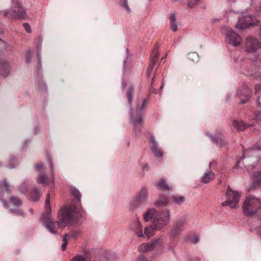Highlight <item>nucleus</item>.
I'll return each instance as SVG.
<instances>
[{
  "label": "nucleus",
  "mask_w": 261,
  "mask_h": 261,
  "mask_svg": "<svg viewBox=\"0 0 261 261\" xmlns=\"http://www.w3.org/2000/svg\"><path fill=\"white\" fill-rule=\"evenodd\" d=\"M71 192L76 199L77 202L72 203L69 207H63L59 212L58 218L59 221H53L51 218V209L49 202V194H48L45 200L46 213L42 217L43 224L52 234H56L59 227L63 228L68 224L73 223L77 219L76 214L82 211L80 203L81 193L75 188L71 189Z\"/></svg>",
  "instance_id": "obj_1"
},
{
  "label": "nucleus",
  "mask_w": 261,
  "mask_h": 261,
  "mask_svg": "<svg viewBox=\"0 0 261 261\" xmlns=\"http://www.w3.org/2000/svg\"><path fill=\"white\" fill-rule=\"evenodd\" d=\"M171 217V211L167 208L159 212L155 208H149L143 215L144 221L148 222L152 220V223L160 230L169 224Z\"/></svg>",
  "instance_id": "obj_2"
},
{
  "label": "nucleus",
  "mask_w": 261,
  "mask_h": 261,
  "mask_svg": "<svg viewBox=\"0 0 261 261\" xmlns=\"http://www.w3.org/2000/svg\"><path fill=\"white\" fill-rule=\"evenodd\" d=\"M261 209V200L253 196H247L243 202V214L247 216L256 214Z\"/></svg>",
  "instance_id": "obj_3"
},
{
  "label": "nucleus",
  "mask_w": 261,
  "mask_h": 261,
  "mask_svg": "<svg viewBox=\"0 0 261 261\" xmlns=\"http://www.w3.org/2000/svg\"><path fill=\"white\" fill-rule=\"evenodd\" d=\"M148 189L145 187H142L130 204L129 208L134 210L140 207L145 206L148 203Z\"/></svg>",
  "instance_id": "obj_4"
},
{
  "label": "nucleus",
  "mask_w": 261,
  "mask_h": 261,
  "mask_svg": "<svg viewBox=\"0 0 261 261\" xmlns=\"http://www.w3.org/2000/svg\"><path fill=\"white\" fill-rule=\"evenodd\" d=\"M13 10H5L4 15L6 17L14 19H21L24 18L27 15L24 10L21 7L17 1L12 0Z\"/></svg>",
  "instance_id": "obj_5"
},
{
  "label": "nucleus",
  "mask_w": 261,
  "mask_h": 261,
  "mask_svg": "<svg viewBox=\"0 0 261 261\" xmlns=\"http://www.w3.org/2000/svg\"><path fill=\"white\" fill-rule=\"evenodd\" d=\"M226 195L227 200L221 203L222 206H228L231 208H237L240 200L241 193L232 190L228 187Z\"/></svg>",
  "instance_id": "obj_6"
},
{
  "label": "nucleus",
  "mask_w": 261,
  "mask_h": 261,
  "mask_svg": "<svg viewBox=\"0 0 261 261\" xmlns=\"http://www.w3.org/2000/svg\"><path fill=\"white\" fill-rule=\"evenodd\" d=\"M147 104L146 100L144 99L140 104H137L136 112H134L131 114L130 121L135 127L142 124L141 112L146 107Z\"/></svg>",
  "instance_id": "obj_7"
},
{
  "label": "nucleus",
  "mask_w": 261,
  "mask_h": 261,
  "mask_svg": "<svg viewBox=\"0 0 261 261\" xmlns=\"http://www.w3.org/2000/svg\"><path fill=\"white\" fill-rule=\"evenodd\" d=\"M147 104L146 100L144 99L140 104H137L136 112H134L131 114L130 121L135 127L142 124L141 112L146 107Z\"/></svg>",
  "instance_id": "obj_8"
},
{
  "label": "nucleus",
  "mask_w": 261,
  "mask_h": 261,
  "mask_svg": "<svg viewBox=\"0 0 261 261\" xmlns=\"http://www.w3.org/2000/svg\"><path fill=\"white\" fill-rule=\"evenodd\" d=\"M223 30L225 31L226 41L228 44L235 46L239 45L241 43L242 38L231 29L225 27Z\"/></svg>",
  "instance_id": "obj_9"
},
{
  "label": "nucleus",
  "mask_w": 261,
  "mask_h": 261,
  "mask_svg": "<svg viewBox=\"0 0 261 261\" xmlns=\"http://www.w3.org/2000/svg\"><path fill=\"white\" fill-rule=\"evenodd\" d=\"M257 21L255 18L252 17L251 15H243L239 18L236 27L243 30L248 26L257 24Z\"/></svg>",
  "instance_id": "obj_10"
},
{
  "label": "nucleus",
  "mask_w": 261,
  "mask_h": 261,
  "mask_svg": "<svg viewBox=\"0 0 261 261\" xmlns=\"http://www.w3.org/2000/svg\"><path fill=\"white\" fill-rule=\"evenodd\" d=\"M261 47L260 42L256 39L249 37L246 41V49L247 52H254Z\"/></svg>",
  "instance_id": "obj_11"
},
{
  "label": "nucleus",
  "mask_w": 261,
  "mask_h": 261,
  "mask_svg": "<svg viewBox=\"0 0 261 261\" xmlns=\"http://www.w3.org/2000/svg\"><path fill=\"white\" fill-rule=\"evenodd\" d=\"M130 228L138 238H144L143 228L141 222L138 218L132 222Z\"/></svg>",
  "instance_id": "obj_12"
},
{
  "label": "nucleus",
  "mask_w": 261,
  "mask_h": 261,
  "mask_svg": "<svg viewBox=\"0 0 261 261\" xmlns=\"http://www.w3.org/2000/svg\"><path fill=\"white\" fill-rule=\"evenodd\" d=\"M184 222L182 220H178L170 231V235L174 237L179 235L182 231Z\"/></svg>",
  "instance_id": "obj_13"
},
{
  "label": "nucleus",
  "mask_w": 261,
  "mask_h": 261,
  "mask_svg": "<svg viewBox=\"0 0 261 261\" xmlns=\"http://www.w3.org/2000/svg\"><path fill=\"white\" fill-rule=\"evenodd\" d=\"M150 141L152 144L151 147V151L155 155V156L157 158L162 157L163 155V153L162 151L158 147V143L155 140L154 137H151L150 138Z\"/></svg>",
  "instance_id": "obj_14"
},
{
  "label": "nucleus",
  "mask_w": 261,
  "mask_h": 261,
  "mask_svg": "<svg viewBox=\"0 0 261 261\" xmlns=\"http://www.w3.org/2000/svg\"><path fill=\"white\" fill-rule=\"evenodd\" d=\"M160 230L156 226H154V224L151 223V224L147 227H145L143 229V234L144 238L145 237L149 238L153 236L155 231Z\"/></svg>",
  "instance_id": "obj_15"
},
{
  "label": "nucleus",
  "mask_w": 261,
  "mask_h": 261,
  "mask_svg": "<svg viewBox=\"0 0 261 261\" xmlns=\"http://www.w3.org/2000/svg\"><path fill=\"white\" fill-rule=\"evenodd\" d=\"M159 54L158 51H155L154 52V50L153 51V56L150 60V62L148 66V68L147 69L146 71V75L147 77H149L151 74V72L152 71V70L154 68L155 63L159 57Z\"/></svg>",
  "instance_id": "obj_16"
},
{
  "label": "nucleus",
  "mask_w": 261,
  "mask_h": 261,
  "mask_svg": "<svg viewBox=\"0 0 261 261\" xmlns=\"http://www.w3.org/2000/svg\"><path fill=\"white\" fill-rule=\"evenodd\" d=\"M166 243V240L164 238H160L158 239L153 240L152 241H151V243L153 244V249L161 250Z\"/></svg>",
  "instance_id": "obj_17"
},
{
  "label": "nucleus",
  "mask_w": 261,
  "mask_h": 261,
  "mask_svg": "<svg viewBox=\"0 0 261 261\" xmlns=\"http://www.w3.org/2000/svg\"><path fill=\"white\" fill-rule=\"evenodd\" d=\"M215 177V173L212 171H206L201 177V181L207 184L213 180Z\"/></svg>",
  "instance_id": "obj_18"
},
{
  "label": "nucleus",
  "mask_w": 261,
  "mask_h": 261,
  "mask_svg": "<svg viewBox=\"0 0 261 261\" xmlns=\"http://www.w3.org/2000/svg\"><path fill=\"white\" fill-rule=\"evenodd\" d=\"M37 182L39 184L48 185L50 182L54 184V177L52 175L49 178H47L44 174H40L37 179Z\"/></svg>",
  "instance_id": "obj_19"
},
{
  "label": "nucleus",
  "mask_w": 261,
  "mask_h": 261,
  "mask_svg": "<svg viewBox=\"0 0 261 261\" xmlns=\"http://www.w3.org/2000/svg\"><path fill=\"white\" fill-rule=\"evenodd\" d=\"M168 203V199L165 196H161L155 200L154 205L157 207H161L166 206Z\"/></svg>",
  "instance_id": "obj_20"
},
{
  "label": "nucleus",
  "mask_w": 261,
  "mask_h": 261,
  "mask_svg": "<svg viewBox=\"0 0 261 261\" xmlns=\"http://www.w3.org/2000/svg\"><path fill=\"white\" fill-rule=\"evenodd\" d=\"M211 139L212 141L214 143L219 145L221 147L224 146L226 144L225 141L222 137L221 135L219 136L215 135V136H212Z\"/></svg>",
  "instance_id": "obj_21"
},
{
  "label": "nucleus",
  "mask_w": 261,
  "mask_h": 261,
  "mask_svg": "<svg viewBox=\"0 0 261 261\" xmlns=\"http://www.w3.org/2000/svg\"><path fill=\"white\" fill-rule=\"evenodd\" d=\"M152 245L151 242L148 243H143L139 246L138 250L141 252L151 251L153 250Z\"/></svg>",
  "instance_id": "obj_22"
},
{
  "label": "nucleus",
  "mask_w": 261,
  "mask_h": 261,
  "mask_svg": "<svg viewBox=\"0 0 261 261\" xmlns=\"http://www.w3.org/2000/svg\"><path fill=\"white\" fill-rule=\"evenodd\" d=\"M9 71V66L8 64L4 62L0 61V73L7 76Z\"/></svg>",
  "instance_id": "obj_23"
},
{
  "label": "nucleus",
  "mask_w": 261,
  "mask_h": 261,
  "mask_svg": "<svg viewBox=\"0 0 261 261\" xmlns=\"http://www.w3.org/2000/svg\"><path fill=\"white\" fill-rule=\"evenodd\" d=\"M253 182L255 186L259 185L261 184V172L255 171L252 175Z\"/></svg>",
  "instance_id": "obj_24"
},
{
  "label": "nucleus",
  "mask_w": 261,
  "mask_h": 261,
  "mask_svg": "<svg viewBox=\"0 0 261 261\" xmlns=\"http://www.w3.org/2000/svg\"><path fill=\"white\" fill-rule=\"evenodd\" d=\"M41 195L42 193L40 189L34 188L31 192V197L33 201H36L40 198Z\"/></svg>",
  "instance_id": "obj_25"
},
{
  "label": "nucleus",
  "mask_w": 261,
  "mask_h": 261,
  "mask_svg": "<svg viewBox=\"0 0 261 261\" xmlns=\"http://www.w3.org/2000/svg\"><path fill=\"white\" fill-rule=\"evenodd\" d=\"M234 127L239 131H242L246 129V124L242 121L235 120L233 121Z\"/></svg>",
  "instance_id": "obj_26"
},
{
  "label": "nucleus",
  "mask_w": 261,
  "mask_h": 261,
  "mask_svg": "<svg viewBox=\"0 0 261 261\" xmlns=\"http://www.w3.org/2000/svg\"><path fill=\"white\" fill-rule=\"evenodd\" d=\"M257 151L254 149H249L246 150L244 152L242 156L240 159L238 163L236 165V167H238V164L240 162L241 160L246 158V157H249V154H251L252 155H255L257 153Z\"/></svg>",
  "instance_id": "obj_27"
},
{
  "label": "nucleus",
  "mask_w": 261,
  "mask_h": 261,
  "mask_svg": "<svg viewBox=\"0 0 261 261\" xmlns=\"http://www.w3.org/2000/svg\"><path fill=\"white\" fill-rule=\"evenodd\" d=\"M185 197L182 196H172L171 197L172 201L175 204H181L185 201Z\"/></svg>",
  "instance_id": "obj_28"
},
{
  "label": "nucleus",
  "mask_w": 261,
  "mask_h": 261,
  "mask_svg": "<svg viewBox=\"0 0 261 261\" xmlns=\"http://www.w3.org/2000/svg\"><path fill=\"white\" fill-rule=\"evenodd\" d=\"M261 67V59H258L255 63L251 65V71L252 72H256L257 70L259 69V67Z\"/></svg>",
  "instance_id": "obj_29"
},
{
  "label": "nucleus",
  "mask_w": 261,
  "mask_h": 261,
  "mask_svg": "<svg viewBox=\"0 0 261 261\" xmlns=\"http://www.w3.org/2000/svg\"><path fill=\"white\" fill-rule=\"evenodd\" d=\"M65 235L68 236V239L70 241L71 239H75L81 236V232L80 231L74 230L72 231L71 233L66 234Z\"/></svg>",
  "instance_id": "obj_30"
},
{
  "label": "nucleus",
  "mask_w": 261,
  "mask_h": 261,
  "mask_svg": "<svg viewBox=\"0 0 261 261\" xmlns=\"http://www.w3.org/2000/svg\"><path fill=\"white\" fill-rule=\"evenodd\" d=\"M3 191L4 192H9L10 191V185L6 180L3 181L2 185H0V191Z\"/></svg>",
  "instance_id": "obj_31"
},
{
  "label": "nucleus",
  "mask_w": 261,
  "mask_h": 261,
  "mask_svg": "<svg viewBox=\"0 0 261 261\" xmlns=\"http://www.w3.org/2000/svg\"><path fill=\"white\" fill-rule=\"evenodd\" d=\"M134 87H130L127 92V97L129 103H131L134 97Z\"/></svg>",
  "instance_id": "obj_32"
},
{
  "label": "nucleus",
  "mask_w": 261,
  "mask_h": 261,
  "mask_svg": "<svg viewBox=\"0 0 261 261\" xmlns=\"http://www.w3.org/2000/svg\"><path fill=\"white\" fill-rule=\"evenodd\" d=\"M159 187L165 190H171V188L166 184L164 179H161L158 184Z\"/></svg>",
  "instance_id": "obj_33"
},
{
  "label": "nucleus",
  "mask_w": 261,
  "mask_h": 261,
  "mask_svg": "<svg viewBox=\"0 0 261 261\" xmlns=\"http://www.w3.org/2000/svg\"><path fill=\"white\" fill-rule=\"evenodd\" d=\"M120 5L121 6L124 7L125 10L128 12H130V9L128 6L127 1V0H120Z\"/></svg>",
  "instance_id": "obj_34"
},
{
  "label": "nucleus",
  "mask_w": 261,
  "mask_h": 261,
  "mask_svg": "<svg viewBox=\"0 0 261 261\" xmlns=\"http://www.w3.org/2000/svg\"><path fill=\"white\" fill-rule=\"evenodd\" d=\"M11 201L14 205H16L17 207L20 206L22 204L21 201L18 198L15 197H11Z\"/></svg>",
  "instance_id": "obj_35"
},
{
  "label": "nucleus",
  "mask_w": 261,
  "mask_h": 261,
  "mask_svg": "<svg viewBox=\"0 0 261 261\" xmlns=\"http://www.w3.org/2000/svg\"><path fill=\"white\" fill-rule=\"evenodd\" d=\"M86 258L84 255H77L75 256L70 261H86Z\"/></svg>",
  "instance_id": "obj_36"
},
{
  "label": "nucleus",
  "mask_w": 261,
  "mask_h": 261,
  "mask_svg": "<svg viewBox=\"0 0 261 261\" xmlns=\"http://www.w3.org/2000/svg\"><path fill=\"white\" fill-rule=\"evenodd\" d=\"M68 235H65L63 238V241L64 243L62 244L61 248L63 250H65L66 249V245L67 244L68 242L69 241L68 239Z\"/></svg>",
  "instance_id": "obj_37"
},
{
  "label": "nucleus",
  "mask_w": 261,
  "mask_h": 261,
  "mask_svg": "<svg viewBox=\"0 0 261 261\" xmlns=\"http://www.w3.org/2000/svg\"><path fill=\"white\" fill-rule=\"evenodd\" d=\"M200 0H190L188 3V6L190 8H194Z\"/></svg>",
  "instance_id": "obj_38"
},
{
  "label": "nucleus",
  "mask_w": 261,
  "mask_h": 261,
  "mask_svg": "<svg viewBox=\"0 0 261 261\" xmlns=\"http://www.w3.org/2000/svg\"><path fill=\"white\" fill-rule=\"evenodd\" d=\"M23 27L24 28H25V31L28 32V33H31L32 30H31V26L30 25V24L28 23H23Z\"/></svg>",
  "instance_id": "obj_39"
},
{
  "label": "nucleus",
  "mask_w": 261,
  "mask_h": 261,
  "mask_svg": "<svg viewBox=\"0 0 261 261\" xmlns=\"http://www.w3.org/2000/svg\"><path fill=\"white\" fill-rule=\"evenodd\" d=\"M217 162L216 161H213L209 164V168L211 170L214 169L216 167Z\"/></svg>",
  "instance_id": "obj_40"
},
{
  "label": "nucleus",
  "mask_w": 261,
  "mask_h": 261,
  "mask_svg": "<svg viewBox=\"0 0 261 261\" xmlns=\"http://www.w3.org/2000/svg\"><path fill=\"white\" fill-rule=\"evenodd\" d=\"M170 27L172 31L174 32L176 31L177 29V26L176 23V22H170Z\"/></svg>",
  "instance_id": "obj_41"
},
{
  "label": "nucleus",
  "mask_w": 261,
  "mask_h": 261,
  "mask_svg": "<svg viewBox=\"0 0 261 261\" xmlns=\"http://www.w3.org/2000/svg\"><path fill=\"white\" fill-rule=\"evenodd\" d=\"M10 210H11V212L12 213H15L16 214H17V215H20V216L23 215V213H22V212L21 210H14L12 208H11Z\"/></svg>",
  "instance_id": "obj_42"
},
{
  "label": "nucleus",
  "mask_w": 261,
  "mask_h": 261,
  "mask_svg": "<svg viewBox=\"0 0 261 261\" xmlns=\"http://www.w3.org/2000/svg\"><path fill=\"white\" fill-rule=\"evenodd\" d=\"M44 168V166L42 163H39L36 165V169L38 171H41Z\"/></svg>",
  "instance_id": "obj_43"
},
{
  "label": "nucleus",
  "mask_w": 261,
  "mask_h": 261,
  "mask_svg": "<svg viewBox=\"0 0 261 261\" xmlns=\"http://www.w3.org/2000/svg\"><path fill=\"white\" fill-rule=\"evenodd\" d=\"M256 11L257 12V15H261V4H259V6L255 8Z\"/></svg>",
  "instance_id": "obj_44"
},
{
  "label": "nucleus",
  "mask_w": 261,
  "mask_h": 261,
  "mask_svg": "<svg viewBox=\"0 0 261 261\" xmlns=\"http://www.w3.org/2000/svg\"><path fill=\"white\" fill-rule=\"evenodd\" d=\"M137 261H147V258L143 255H140L137 258Z\"/></svg>",
  "instance_id": "obj_45"
},
{
  "label": "nucleus",
  "mask_w": 261,
  "mask_h": 261,
  "mask_svg": "<svg viewBox=\"0 0 261 261\" xmlns=\"http://www.w3.org/2000/svg\"><path fill=\"white\" fill-rule=\"evenodd\" d=\"M169 19H170V22H175V16L174 14H171L170 15Z\"/></svg>",
  "instance_id": "obj_46"
},
{
  "label": "nucleus",
  "mask_w": 261,
  "mask_h": 261,
  "mask_svg": "<svg viewBox=\"0 0 261 261\" xmlns=\"http://www.w3.org/2000/svg\"><path fill=\"white\" fill-rule=\"evenodd\" d=\"M198 241L199 239L197 237H194L191 240L192 242L193 243H196L198 242Z\"/></svg>",
  "instance_id": "obj_47"
},
{
  "label": "nucleus",
  "mask_w": 261,
  "mask_h": 261,
  "mask_svg": "<svg viewBox=\"0 0 261 261\" xmlns=\"http://www.w3.org/2000/svg\"><path fill=\"white\" fill-rule=\"evenodd\" d=\"M256 92L261 90V84H258L255 86V88Z\"/></svg>",
  "instance_id": "obj_48"
},
{
  "label": "nucleus",
  "mask_w": 261,
  "mask_h": 261,
  "mask_svg": "<svg viewBox=\"0 0 261 261\" xmlns=\"http://www.w3.org/2000/svg\"><path fill=\"white\" fill-rule=\"evenodd\" d=\"M3 204H4V206H5V207L6 208H8V207L7 206V202L5 201H3Z\"/></svg>",
  "instance_id": "obj_49"
},
{
  "label": "nucleus",
  "mask_w": 261,
  "mask_h": 261,
  "mask_svg": "<svg viewBox=\"0 0 261 261\" xmlns=\"http://www.w3.org/2000/svg\"><path fill=\"white\" fill-rule=\"evenodd\" d=\"M168 249L173 251V249L172 246H169Z\"/></svg>",
  "instance_id": "obj_50"
},
{
  "label": "nucleus",
  "mask_w": 261,
  "mask_h": 261,
  "mask_svg": "<svg viewBox=\"0 0 261 261\" xmlns=\"http://www.w3.org/2000/svg\"><path fill=\"white\" fill-rule=\"evenodd\" d=\"M50 166L51 169L53 171V165H52V163L51 162L50 163Z\"/></svg>",
  "instance_id": "obj_51"
},
{
  "label": "nucleus",
  "mask_w": 261,
  "mask_h": 261,
  "mask_svg": "<svg viewBox=\"0 0 261 261\" xmlns=\"http://www.w3.org/2000/svg\"><path fill=\"white\" fill-rule=\"evenodd\" d=\"M9 168H14V167L13 166L11 165H9Z\"/></svg>",
  "instance_id": "obj_52"
},
{
  "label": "nucleus",
  "mask_w": 261,
  "mask_h": 261,
  "mask_svg": "<svg viewBox=\"0 0 261 261\" xmlns=\"http://www.w3.org/2000/svg\"><path fill=\"white\" fill-rule=\"evenodd\" d=\"M22 192H25L26 191V190H20Z\"/></svg>",
  "instance_id": "obj_53"
},
{
  "label": "nucleus",
  "mask_w": 261,
  "mask_h": 261,
  "mask_svg": "<svg viewBox=\"0 0 261 261\" xmlns=\"http://www.w3.org/2000/svg\"><path fill=\"white\" fill-rule=\"evenodd\" d=\"M161 89H163V85H162L161 87H160Z\"/></svg>",
  "instance_id": "obj_54"
},
{
  "label": "nucleus",
  "mask_w": 261,
  "mask_h": 261,
  "mask_svg": "<svg viewBox=\"0 0 261 261\" xmlns=\"http://www.w3.org/2000/svg\"><path fill=\"white\" fill-rule=\"evenodd\" d=\"M126 83L124 82V86H126Z\"/></svg>",
  "instance_id": "obj_55"
},
{
  "label": "nucleus",
  "mask_w": 261,
  "mask_h": 261,
  "mask_svg": "<svg viewBox=\"0 0 261 261\" xmlns=\"http://www.w3.org/2000/svg\"><path fill=\"white\" fill-rule=\"evenodd\" d=\"M242 102L243 103H245L246 101H244V100H242Z\"/></svg>",
  "instance_id": "obj_56"
},
{
  "label": "nucleus",
  "mask_w": 261,
  "mask_h": 261,
  "mask_svg": "<svg viewBox=\"0 0 261 261\" xmlns=\"http://www.w3.org/2000/svg\"><path fill=\"white\" fill-rule=\"evenodd\" d=\"M192 56H196V55H195V54H192Z\"/></svg>",
  "instance_id": "obj_57"
},
{
  "label": "nucleus",
  "mask_w": 261,
  "mask_h": 261,
  "mask_svg": "<svg viewBox=\"0 0 261 261\" xmlns=\"http://www.w3.org/2000/svg\"><path fill=\"white\" fill-rule=\"evenodd\" d=\"M38 58L39 60H40V57L38 56Z\"/></svg>",
  "instance_id": "obj_58"
},
{
  "label": "nucleus",
  "mask_w": 261,
  "mask_h": 261,
  "mask_svg": "<svg viewBox=\"0 0 261 261\" xmlns=\"http://www.w3.org/2000/svg\"><path fill=\"white\" fill-rule=\"evenodd\" d=\"M27 61L28 62H29V59H28V58L27 59Z\"/></svg>",
  "instance_id": "obj_59"
},
{
  "label": "nucleus",
  "mask_w": 261,
  "mask_h": 261,
  "mask_svg": "<svg viewBox=\"0 0 261 261\" xmlns=\"http://www.w3.org/2000/svg\"><path fill=\"white\" fill-rule=\"evenodd\" d=\"M208 135H209V133H206V135H207V136H208Z\"/></svg>",
  "instance_id": "obj_60"
},
{
  "label": "nucleus",
  "mask_w": 261,
  "mask_h": 261,
  "mask_svg": "<svg viewBox=\"0 0 261 261\" xmlns=\"http://www.w3.org/2000/svg\"><path fill=\"white\" fill-rule=\"evenodd\" d=\"M250 74V75H253V73H251Z\"/></svg>",
  "instance_id": "obj_61"
},
{
  "label": "nucleus",
  "mask_w": 261,
  "mask_h": 261,
  "mask_svg": "<svg viewBox=\"0 0 261 261\" xmlns=\"http://www.w3.org/2000/svg\"><path fill=\"white\" fill-rule=\"evenodd\" d=\"M260 152H261V150H260Z\"/></svg>",
  "instance_id": "obj_62"
}]
</instances>
